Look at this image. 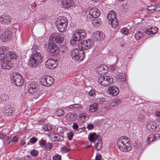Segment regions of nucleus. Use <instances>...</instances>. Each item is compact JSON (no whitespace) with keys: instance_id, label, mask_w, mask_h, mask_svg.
Here are the masks:
<instances>
[{"instance_id":"nucleus-54","label":"nucleus","mask_w":160,"mask_h":160,"mask_svg":"<svg viewBox=\"0 0 160 160\" xmlns=\"http://www.w3.org/2000/svg\"><path fill=\"white\" fill-rule=\"evenodd\" d=\"M73 129L75 130H77L78 129V124L76 122H74L73 123L72 125Z\"/></svg>"},{"instance_id":"nucleus-53","label":"nucleus","mask_w":160,"mask_h":160,"mask_svg":"<svg viewBox=\"0 0 160 160\" xmlns=\"http://www.w3.org/2000/svg\"><path fill=\"white\" fill-rule=\"evenodd\" d=\"M98 39H101L103 38L105 36V34L102 32L100 31V34H99Z\"/></svg>"},{"instance_id":"nucleus-43","label":"nucleus","mask_w":160,"mask_h":160,"mask_svg":"<svg viewBox=\"0 0 160 160\" xmlns=\"http://www.w3.org/2000/svg\"><path fill=\"white\" fill-rule=\"evenodd\" d=\"M72 39L70 40V43L71 45H75L77 44V42L79 41L78 40H77V39L75 38V37L74 38V37L73 35H72Z\"/></svg>"},{"instance_id":"nucleus-58","label":"nucleus","mask_w":160,"mask_h":160,"mask_svg":"<svg viewBox=\"0 0 160 160\" xmlns=\"http://www.w3.org/2000/svg\"><path fill=\"white\" fill-rule=\"evenodd\" d=\"M155 7V10H154V12H158L160 11V6H159L158 5H156Z\"/></svg>"},{"instance_id":"nucleus-8","label":"nucleus","mask_w":160,"mask_h":160,"mask_svg":"<svg viewBox=\"0 0 160 160\" xmlns=\"http://www.w3.org/2000/svg\"><path fill=\"white\" fill-rule=\"evenodd\" d=\"M45 48L48 52H49L52 55L56 57V54L58 53V47L54 42L49 39L48 42L44 45Z\"/></svg>"},{"instance_id":"nucleus-28","label":"nucleus","mask_w":160,"mask_h":160,"mask_svg":"<svg viewBox=\"0 0 160 160\" xmlns=\"http://www.w3.org/2000/svg\"><path fill=\"white\" fill-rule=\"evenodd\" d=\"M146 34H147L146 31L142 32L141 31H138L134 35V38L136 40H139Z\"/></svg>"},{"instance_id":"nucleus-60","label":"nucleus","mask_w":160,"mask_h":160,"mask_svg":"<svg viewBox=\"0 0 160 160\" xmlns=\"http://www.w3.org/2000/svg\"><path fill=\"white\" fill-rule=\"evenodd\" d=\"M87 128L88 130H91L94 128L93 125L92 124H89L88 125Z\"/></svg>"},{"instance_id":"nucleus-48","label":"nucleus","mask_w":160,"mask_h":160,"mask_svg":"<svg viewBox=\"0 0 160 160\" xmlns=\"http://www.w3.org/2000/svg\"><path fill=\"white\" fill-rule=\"evenodd\" d=\"M67 137L68 139L69 140H71L73 137L74 134L72 132H69L67 133Z\"/></svg>"},{"instance_id":"nucleus-24","label":"nucleus","mask_w":160,"mask_h":160,"mask_svg":"<svg viewBox=\"0 0 160 160\" xmlns=\"http://www.w3.org/2000/svg\"><path fill=\"white\" fill-rule=\"evenodd\" d=\"M57 27V29L61 32H63L65 30H67L68 26V23H65L62 24H56Z\"/></svg>"},{"instance_id":"nucleus-38","label":"nucleus","mask_w":160,"mask_h":160,"mask_svg":"<svg viewBox=\"0 0 160 160\" xmlns=\"http://www.w3.org/2000/svg\"><path fill=\"white\" fill-rule=\"evenodd\" d=\"M0 99L3 101H6L9 99V96L7 94H2L0 96Z\"/></svg>"},{"instance_id":"nucleus-44","label":"nucleus","mask_w":160,"mask_h":160,"mask_svg":"<svg viewBox=\"0 0 160 160\" xmlns=\"http://www.w3.org/2000/svg\"><path fill=\"white\" fill-rule=\"evenodd\" d=\"M138 120L143 122L145 119V116L142 114H140L138 115Z\"/></svg>"},{"instance_id":"nucleus-1","label":"nucleus","mask_w":160,"mask_h":160,"mask_svg":"<svg viewBox=\"0 0 160 160\" xmlns=\"http://www.w3.org/2000/svg\"><path fill=\"white\" fill-rule=\"evenodd\" d=\"M94 44L93 40L87 39L79 42L78 47L79 49L75 48L73 49L71 52L72 58L75 61H82L85 57L84 50H87L91 48Z\"/></svg>"},{"instance_id":"nucleus-32","label":"nucleus","mask_w":160,"mask_h":160,"mask_svg":"<svg viewBox=\"0 0 160 160\" xmlns=\"http://www.w3.org/2000/svg\"><path fill=\"white\" fill-rule=\"evenodd\" d=\"M150 30L146 31L147 34L149 35H153L156 33L158 31V28L156 27L151 28Z\"/></svg>"},{"instance_id":"nucleus-14","label":"nucleus","mask_w":160,"mask_h":160,"mask_svg":"<svg viewBox=\"0 0 160 160\" xmlns=\"http://www.w3.org/2000/svg\"><path fill=\"white\" fill-rule=\"evenodd\" d=\"M12 20L11 17L8 15H0V22L3 24H10Z\"/></svg>"},{"instance_id":"nucleus-64","label":"nucleus","mask_w":160,"mask_h":160,"mask_svg":"<svg viewBox=\"0 0 160 160\" xmlns=\"http://www.w3.org/2000/svg\"><path fill=\"white\" fill-rule=\"evenodd\" d=\"M25 137L23 138L22 140H21V145L22 146L24 145L25 144Z\"/></svg>"},{"instance_id":"nucleus-59","label":"nucleus","mask_w":160,"mask_h":160,"mask_svg":"<svg viewBox=\"0 0 160 160\" xmlns=\"http://www.w3.org/2000/svg\"><path fill=\"white\" fill-rule=\"evenodd\" d=\"M86 129V128L85 127H83L82 128H80L78 130V131L79 133L82 132L83 131H84Z\"/></svg>"},{"instance_id":"nucleus-39","label":"nucleus","mask_w":160,"mask_h":160,"mask_svg":"<svg viewBox=\"0 0 160 160\" xmlns=\"http://www.w3.org/2000/svg\"><path fill=\"white\" fill-rule=\"evenodd\" d=\"M56 114L58 116H63L65 114V112L64 111L61 109H58L56 111Z\"/></svg>"},{"instance_id":"nucleus-20","label":"nucleus","mask_w":160,"mask_h":160,"mask_svg":"<svg viewBox=\"0 0 160 160\" xmlns=\"http://www.w3.org/2000/svg\"><path fill=\"white\" fill-rule=\"evenodd\" d=\"M108 67L105 65H102L98 67L96 69L97 73L99 74L102 76H104V75L107 73L108 72Z\"/></svg>"},{"instance_id":"nucleus-52","label":"nucleus","mask_w":160,"mask_h":160,"mask_svg":"<svg viewBox=\"0 0 160 160\" xmlns=\"http://www.w3.org/2000/svg\"><path fill=\"white\" fill-rule=\"evenodd\" d=\"M38 151H31L30 154L32 156L35 157L38 155Z\"/></svg>"},{"instance_id":"nucleus-55","label":"nucleus","mask_w":160,"mask_h":160,"mask_svg":"<svg viewBox=\"0 0 160 160\" xmlns=\"http://www.w3.org/2000/svg\"><path fill=\"white\" fill-rule=\"evenodd\" d=\"M95 94L94 91L93 89H91L90 91L89 92L88 94L90 96H93Z\"/></svg>"},{"instance_id":"nucleus-5","label":"nucleus","mask_w":160,"mask_h":160,"mask_svg":"<svg viewBox=\"0 0 160 160\" xmlns=\"http://www.w3.org/2000/svg\"><path fill=\"white\" fill-rule=\"evenodd\" d=\"M117 145L118 148L120 150L122 149H123L124 150L125 149L128 150L129 149V148H131L130 146L131 144L129 142V139L126 136L120 137L117 141ZM130 150H131V148Z\"/></svg>"},{"instance_id":"nucleus-37","label":"nucleus","mask_w":160,"mask_h":160,"mask_svg":"<svg viewBox=\"0 0 160 160\" xmlns=\"http://www.w3.org/2000/svg\"><path fill=\"white\" fill-rule=\"evenodd\" d=\"M38 139L36 138L35 137H33L31 138H30L29 141L28 143V145L34 144L36 142Z\"/></svg>"},{"instance_id":"nucleus-26","label":"nucleus","mask_w":160,"mask_h":160,"mask_svg":"<svg viewBox=\"0 0 160 160\" xmlns=\"http://www.w3.org/2000/svg\"><path fill=\"white\" fill-rule=\"evenodd\" d=\"M51 140L52 141H59L62 140L63 137L57 134H54L51 135Z\"/></svg>"},{"instance_id":"nucleus-61","label":"nucleus","mask_w":160,"mask_h":160,"mask_svg":"<svg viewBox=\"0 0 160 160\" xmlns=\"http://www.w3.org/2000/svg\"><path fill=\"white\" fill-rule=\"evenodd\" d=\"M6 136V134H4L2 132H0V138L1 139H3Z\"/></svg>"},{"instance_id":"nucleus-63","label":"nucleus","mask_w":160,"mask_h":160,"mask_svg":"<svg viewBox=\"0 0 160 160\" xmlns=\"http://www.w3.org/2000/svg\"><path fill=\"white\" fill-rule=\"evenodd\" d=\"M18 140V138L16 137H14L12 139V142L16 143Z\"/></svg>"},{"instance_id":"nucleus-2","label":"nucleus","mask_w":160,"mask_h":160,"mask_svg":"<svg viewBox=\"0 0 160 160\" xmlns=\"http://www.w3.org/2000/svg\"><path fill=\"white\" fill-rule=\"evenodd\" d=\"M8 48L5 46H2L0 48V61L15 60L17 56L15 53L8 51Z\"/></svg>"},{"instance_id":"nucleus-29","label":"nucleus","mask_w":160,"mask_h":160,"mask_svg":"<svg viewBox=\"0 0 160 160\" xmlns=\"http://www.w3.org/2000/svg\"><path fill=\"white\" fill-rule=\"evenodd\" d=\"M117 80L118 81L120 82H125V81L126 80V76L124 73H119L117 77Z\"/></svg>"},{"instance_id":"nucleus-22","label":"nucleus","mask_w":160,"mask_h":160,"mask_svg":"<svg viewBox=\"0 0 160 160\" xmlns=\"http://www.w3.org/2000/svg\"><path fill=\"white\" fill-rule=\"evenodd\" d=\"M89 13L92 15L94 18H97L100 15V11L97 8H91L89 11Z\"/></svg>"},{"instance_id":"nucleus-19","label":"nucleus","mask_w":160,"mask_h":160,"mask_svg":"<svg viewBox=\"0 0 160 160\" xmlns=\"http://www.w3.org/2000/svg\"><path fill=\"white\" fill-rule=\"evenodd\" d=\"M0 61L1 66L3 69H9L13 67V64L11 61L7 60L6 59L5 60Z\"/></svg>"},{"instance_id":"nucleus-12","label":"nucleus","mask_w":160,"mask_h":160,"mask_svg":"<svg viewBox=\"0 0 160 160\" xmlns=\"http://www.w3.org/2000/svg\"><path fill=\"white\" fill-rule=\"evenodd\" d=\"M54 82L53 78L49 76H45L40 80L41 84L46 87H49L52 85Z\"/></svg>"},{"instance_id":"nucleus-18","label":"nucleus","mask_w":160,"mask_h":160,"mask_svg":"<svg viewBox=\"0 0 160 160\" xmlns=\"http://www.w3.org/2000/svg\"><path fill=\"white\" fill-rule=\"evenodd\" d=\"M45 66L47 68L52 69L57 66L56 61L54 59H48L45 62Z\"/></svg>"},{"instance_id":"nucleus-4","label":"nucleus","mask_w":160,"mask_h":160,"mask_svg":"<svg viewBox=\"0 0 160 160\" xmlns=\"http://www.w3.org/2000/svg\"><path fill=\"white\" fill-rule=\"evenodd\" d=\"M42 57L41 54L38 52L33 53L30 58L29 66L32 68L38 67L42 61Z\"/></svg>"},{"instance_id":"nucleus-15","label":"nucleus","mask_w":160,"mask_h":160,"mask_svg":"<svg viewBox=\"0 0 160 160\" xmlns=\"http://www.w3.org/2000/svg\"><path fill=\"white\" fill-rule=\"evenodd\" d=\"M68 48L66 46L62 45H60V47L57 50L58 53L56 54L57 59H59L61 56L63 55L67 51Z\"/></svg>"},{"instance_id":"nucleus-21","label":"nucleus","mask_w":160,"mask_h":160,"mask_svg":"<svg viewBox=\"0 0 160 160\" xmlns=\"http://www.w3.org/2000/svg\"><path fill=\"white\" fill-rule=\"evenodd\" d=\"M63 8H68L74 6L73 1L72 0H63L61 3Z\"/></svg>"},{"instance_id":"nucleus-9","label":"nucleus","mask_w":160,"mask_h":160,"mask_svg":"<svg viewBox=\"0 0 160 160\" xmlns=\"http://www.w3.org/2000/svg\"><path fill=\"white\" fill-rule=\"evenodd\" d=\"M98 83L102 86L107 87L113 82V79L111 76H101L98 77Z\"/></svg>"},{"instance_id":"nucleus-49","label":"nucleus","mask_w":160,"mask_h":160,"mask_svg":"<svg viewBox=\"0 0 160 160\" xmlns=\"http://www.w3.org/2000/svg\"><path fill=\"white\" fill-rule=\"evenodd\" d=\"M5 32H6L7 35L8 36V37L10 38L12 36L13 33L12 31L11 30H9V29L5 31Z\"/></svg>"},{"instance_id":"nucleus-40","label":"nucleus","mask_w":160,"mask_h":160,"mask_svg":"<svg viewBox=\"0 0 160 160\" xmlns=\"http://www.w3.org/2000/svg\"><path fill=\"white\" fill-rule=\"evenodd\" d=\"M105 99L103 98H96V101L97 102L96 103L99 104H102L105 102Z\"/></svg>"},{"instance_id":"nucleus-46","label":"nucleus","mask_w":160,"mask_h":160,"mask_svg":"<svg viewBox=\"0 0 160 160\" xmlns=\"http://www.w3.org/2000/svg\"><path fill=\"white\" fill-rule=\"evenodd\" d=\"M155 7L153 6H148L147 8V10L148 11H150L151 13H153L155 10Z\"/></svg>"},{"instance_id":"nucleus-10","label":"nucleus","mask_w":160,"mask_h":160,"mask_svg":"<svg viewBox=\"0 0 160 160\" xmlns=\"http://www.w3.org/2000/svg\"><path fill=\"white\" fill-rule=\"evenodd\" d=\"M11 82L17 86L23 85V79L22 76L17 72H14L11 76Z\"/></svg>"},{"instance_id":"nucleus-11","label":"nucleus","mask_w":160,"mask_h":160,"mask_svg":"<svg viewBox=\"0 0 160 160\" xmlns=\"http://www.w3.org/2000/svg\"><path fill=\"white\" fill-rule=\"evenodd\" d=\"M74 38L75 37L77 40H78L79 41L83 40L86 35V32L83 29H78L75 30L74 32V33L72 35Z\"/></svg>"},{"instance_id":"nucleus-27","label":"nucleus","mask_w":160,"mask_h":160,"mask_svg":"<svg viewBox=\"0 0 160 160\" xmlns=\"http://www.w3.org/2000/svg\"><path fill=\"white\" fill-rule=\"evenodd\" d=\"M107 18L109 21L117 18L116 13L113 11H109L107 15Z\"/></svg>"},{"instance_id":"nucleus-36","label":"nucleus","mask_w":160,"mask_h":160,"mask_svg":"<svg viewBox=\"0 0 160 160\" xmlns=\"http://www.w3.org/2000/svg\"><path fill=\"white\" fill-rule=\"evenodd\" d=\"M68 117L69 118V120L71 122L74 121L77 118L78 115L76 113H70L69 114Z\"/></svg>"},{"instance_id":"nucleus-51","label":"nucleus","mask_w":160,"mask_h":160,"mask_svg":"<svg viewBox=\"0 0 160 160\" xmlns=\"http://www.w3.org/2000/svg\"><path fill=\"white\" fill-rule=\"evenodd\" d=\"M96 19H93V21H92V24H95V23H100L101 22V20L100 19H98L97 18H96Z\"/></svg>"},{"instance_id":"nucleus-25","label":"nucleus","mask_w":160,"mask_h":160,"mask_svg":"<svg viewBox=\"0 0 160 160\" xmlns=\"http://www.w3.org/2000/svg\"><path fill=\"white\" fill-rule=\"evenodd\" d=\"M13 109L10 106L5 107L3 110V113L7 116H11L13 113Z\"/></svg>"},{"instance_id":"nucleus-13","label":"nucleus","mask_w":160,"mask_h":160,"mask_svg":"<svg viewBox=\"0 0 160 160\" xmlns=\"http://www.w3.org/2000/svg\"><path fill=\"white\" fill-rule=\"evenodd\" d=\"M49 39L58 44L62 43L64 40V38L62 35L57 33L52 34Z\"/></svg>"},{"instance_id":"nucleus-57","label":"nucleus","mask_w":160,"mask_h":160,"mask_svg":"<svg viewBox=\"0 0 160 160\" xmlns=\"http://www.w3.org/2000/svg\"><path fill=\"white\" fill-rule=\"evenodd\" d=\"M102 158V156L99 153H97L96 155L95 158V159L96 160H100Z\"/></svg>"},{"instance_id":"nucleus-47","label":"nucleus","mask_w":160,"mask_h":160,"mask_svg":"<svg viewBox=\"0 0 160 160\" xmlns=\"http://www.w3.org/2000/svg\"><path fill=\"white\" fill-rule=\"evenodd\" d=\"M121 32L122 34L127 35L128 34V31L126 28H124L121 29Z\"/></svg>"},{"instance_id":"nucleus-31","label":"nucleus","mask_w":160,"mask_h":160,"mask_svg":"<svg viewBox=\"0 0 160 160\" xmlns=\"http://www.w3.org/2000/svg\"><path fill=\"white\" fill-rule=\"evenodd\" d=\"M108 23L111 25L112 27L113 28L117 27L118 24V21L117 18L109 21Z\"/></svg>"},{"instance_id":"nucleus-41","label":"nucleus","mask_w":160,"mask_h":160,"mask_svg":"<svg viewBox=\"0 0 160 160\" xmlns=\"http://www.w3.org/2000/svg\"><path fill=\"white\" fill-rule=\"evenodd\" d=\"M39 42L38 41L35 42L34 45L32 47V50L36 51L38 50L39 48Z\"/></svg>"},{"instance_id":"nucleus-45","label":"nucleus","mask_w":160,"mask_h":160,"mask_svg":"<svg viewBox=\"0 0 160 160\" xmlns=\"http://www.w3.org/2000/svg\"><path fill=\"white\" fill-rule=\"evenodd\" d=\"M93 18H94L92 15H90L89 13V14L87 15L86 17V20L88 22H90L92 21Z\"/></svg>"},{"instance_id":"nucleus-23","label":"nucleus","mask_w":160,"mask_h":160,"mask_svg":"<svg viewBox=\"0 0 160 160\" xmlns=\"http://www.w3.org/2000/svg\"><path fill=\"white\" fill-rule=\"evenodd\" d=\"M65 23H68V21L67 20V18L63 16H59L57 19L55 24H63Z\"/></svg>"},{"instance_id":"nucleus-30","label":"nucleus","mask_w":160,"mask_h":160,"mask_svg":"<svg viewBox=\"0 0 160 160\" xmlns=\"http://www.w3.org/2000/svg\"><path fill=\"white\" fill-rule=\"evenodd\" d=\"M110 106L111 107H114L117 106L121 102V101L118 99H114L112 100L111 101Z\"/></svg>"},{"instance_id":"nucleus-17","label":"nucleus","mask_w":160,"mask_h":160,"mask_svg":"<svg viewBox=\"0 0 160 160\" xmlns=\"http://www.w3.org/2000/svg\"><path fill=\"white\" fill-rule=\"evenodd\" d=\"M107 92L111 96H116L118 94L119 90L118 88L115 86H110L108 88Z\"/></svg>"},{"instance_id":"nucleus-16","label":"nucleus","mask_w":160,"mask_h":160,"mask_svg":"<svg viewBox=\"0 0 160 160\" xmlns=\"http://www.w3.org/2000/svg\"><path fill=\"white\" fill-rule=\"evenodd\" d=\"M147 128L151 132H158L160 130L159 125L153 122H150L147 123Z\"/></svg>"},{"instance_id":"nucleus-6","label":"nucleus","mask_w":160,"mask_h":160,"mask_svg":"<svg viewBox=\"0 0 160 160\" xmlns=\"http://www.w3.org/2000/svg\"><path fill=\"white\" fill-rule=\"evenodd\" d=\"M89 140L91 142H93L97 150H100L102 147L101 137L97 135L95 132L90 134L88 136Z\"/></svg>"},{"instance_id":"nucleus-7","label":"nucleus","mask_w":160,"mask_h":160,"mask_svg":"<svg viewBox=\"0 0 160 160\" xmlns=\"http://www.w3.org/2000/svg\"><path fill=\"white\" fill-rule=\"evenodd\" d=\"M52 144L48 143L45 139L42 138L39 140L38 143H36L33 146L35 149H41L44 148L45 150H50L52 148Z\"/></svg>"},{"instance_id":"nucleus-35","label":"nucleus","mask_w":160,"mask_h":160,"mask_svg":"<svg viewBox=\"0 0 160 160\" xmlns=\"http://www.w3.org/2000/svg\"><path fill=\"white\" fill-rule=\"evenodd\" d=\"M97 103H94L92 104L90 106L89 111L91 112H93L97 110Z\"/></svg>"},{"instance_id":"nucleus-3","label":"nucleus","mask_w":160,"mask_h":160,"mask_svg":"<svg viewBox=\"0 0 160 160\" xmlns=\"http://www.w3.org/2000/svg\"><path fill=\"white\" fill-rule=\"evenodd\" d=\"M28 90L30 93L34 94V98L37 99L39 97L41 98L43 97V93L39 90V85L35 82H32L29 84Z\"/></svg>"},{"instance_id":"nucleus-62","label":"nucleus","mask_w":160,"mask_h":160,"mask_svg":"<svg viewBox=\"0 0 160 160\" xmlns=\"http://www.w3.org/2000/svg\"><path fill=\"white\" fill-rule=\"evenodd\" d=\"M30 156H27L24 157V158H23L20 160H30Z\"/></svg>"},{"instance_id":"nucleus-34","label":"nucleus","mask_w":160,"mask_h":160,"mask_svg":"<svg viewBox=\"0 0 160 160\" xmlns=\"http://www.w3.org/2000/svg\"><path fill=\"white\" fill-rule=\"evenodd\" d=\"M156 139V137L155 134H152L149 135L147 140V142L148 144H149L151 142H154Z\"/></svg>"},{"instance_id":"nucleus-56","label":"nucleus","mask_w":160,"mask_h":160,"mask_svg":"<svg viewBox=\"0 0 160 160\" xmlns=\"http://www.w3.org/2000/svg\"><path fill=\"white\" fill-rule=\"evenodd\" d=\"M99 34H100V31H97L95 32L94 34V37H95V38L98 39V36H99Z\"/></svg>"},{"instance_id":"nucleus-42","label":"nucleus","mask_w":160,"mask_h":160,"mask_svg":"<svg viewBox=\"0 0 160 160\" xmlns=\"http://www.w3.org/2000/svg\"><path fill=\"white\" fill-rule=\"evenodd\" d=\"M52 125L48 124L44 126L43 129L45 131H49L52 130Z\"/></svg>"},{"instance_id":"nucleus-33","label":"nucleus","mask_w":160,"mask_h":160,"mask_svg":"<svg viewBox=\"0 0 160 160\" xmlns=\"http://www.w3.org/2000/svg\"><path fill=\"white\" fill-rule=\"evenodd\" d=\"M0 38L3 42H5L6 41H8V40L10 38L7 35L6 32L5 31L0 35Z\"/></svg>"},{"instance_id":"nucleus-50","label":"nucleus","mask_w":160,"mask_h":160,"mask_svg":"<svg viewBox=\"0 0 160 160\" xmlns=\"http://www.w3.org/2000/svg\"><path fill=\"white\" fill-rule=\"evenodd\" d=\"M61 156L58 154H57L53 156L52 158L53 160H61Z\"/></svg>"}]
</instances>
